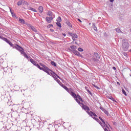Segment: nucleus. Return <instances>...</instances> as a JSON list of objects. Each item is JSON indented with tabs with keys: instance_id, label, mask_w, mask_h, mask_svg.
Returning a JSON list of instances; mask_svg holds the SVG:
<instances>
[{
	"instance_id": "obj_9",
	"label": "nucleus",
	"mask_w": 131,
	"mask_h": 131,
	"mask_svg": "<svg viewBox=\"0 0 131 131\" xmlns=\"http://www.w3.org/2000/svg\"><path fill=\"white\" fill-rule=\"evenodd\" d=\"M19 52L20 53V54H21V55H23V56L25 57L26 59H29V57H28L27 54L25 53V52H24V49H23V50H21V51H19Z\"/></svg>"
},
{
	"instance_id": "obj_51",
	"label": "nucleus",
	"mask_w": 131,
	"mask_h": 131,
	"mask_svg": "<svg viewBox=\"0 0 131 131\" xmlns=\"http://www.w3.org/2000/svg\"><path fill=\"white\" fill-rule=\"evenodd\" d=\"M3 38H5V37H3V36H0V38H1V39L3 40Z\"/></svg>"
},
{
	"instance_id": "obj_36",
	"label": "nucleus",
	"mask_w": 131,
	"mask_h": 131,
	"mask_svg": "<svg viewBox=\"0 0 131 131\" xmlns=\"http://www.w3.org/2000/svg\"><path fill=\"white\" fill-rule=\"evenodd\" d=\"M116 31H117L118 33H120V32H121V31L120 30V29H116Z\"/></svg>"
},
{
	"instance_id": "obj_16",
	"label": "nucleus",
	"mask_w": 131,
	"mask_h": 131,
	"mask_svg": "<svg viewBox=\"0 0 131 131\" xmlns=\"http://www.w3.org/2000/svg\"><path fill=\"white\" fill-rule=\"evenodd\" d=\"M44 72H46V73H47L48 74H49V75H50V72H53V71H52V70L48 68V70H46L45 71H44Z\"/></svg>"
},
{
	"instance_id": "obj_34",
	"label": "nucleus",
	"mask_w": 131,
	"mask_h": 131,
	"mask_svg": "<svg viewBox=\"0 0 131 131\" xmlns=\"http://www.w3.org/2000/svg\"><path fill=\"white\" fill-rule=\"evenodd\" d=\"M56 25L57 26H58V27H60L61 28V27H62V26H61V23L57 22L56 23Z\"/></svg>"
},
{
	"instance_id": "obj_27",
	"label": "nucleus",
	"mask_w": 131,
	"mask_h": 131,
	"mask_svg": "<svg viewBox=\"0 0 131 131\" xmlns=\"http://www.w3.org/2000/svg\"><path fill=\"white\" fill-rule=\"evenodd\" d=\"M51 64L53 66H54L55 67H56V66H57V63H56V62H55V61H52L51 62Z\"/></svg>"
},
{
	"instance_id": "obj_33",
	"label": "nucleus",
	"mask_w": 131,
	"mask_h": 131,
	"mask_svg": "<svg viewBox=\"0 0 131 131\" xmlns=\"http://www.w3.org/2000/svg\"><path fill=\"white\" fill-rule=\"evenodd\" d=\"M122 92L123 94H124L125 96H127V94H126V92H125L124 89H122Z\"/></svg>"
},
{
	"instance_id": "obj_57",
	"label": "nucleus",
	"mask_w": 131,
	"mask_h": 131,
	"mask_svg": "<svg viewBox=\"0 0 131 131\" xmlns=\"http://www.w3.org/2000/svg\"><path fill=\"white\" fill-rule=\"evenodd\" d=\"M93 86H94V88H95V86H96L95 84H93Z\"/></svg>"
},
{
	"instance_id": "obj_24",
	"label": "nucleus",
	"mask_w": 131,
	"mask_h": 131,
	"mask_svg": "<svg viewBox=\"0 0 131 131\" xmlns=\"http://www.w3.org/2000/svg\"><path fill=\"white\" fill-rule=\"evenodd\" d=\"M66 24L68 25V26H69V27H70V28H71L72 27V25H71V23H70V21H67Z\"/></svg>"
},
{
	"instance_id": "obj_47",
	"label": "nucleus",
	"mask_w": 131,
	"mask_h": 131,
	"mask_svg": "<svg viewBox=\"0 0 131 131\" xmlns=\"http://www.w3.org/2000/svg\"><path fill=\"white\" fill-rule=\"evenodd\" d=\"M95 88L97 89V90H100V88L98 87V86H95Z\"/></svg>"
},
{
	"instance_id": "obj_17",
	"label": "nucleus",
	"mask_w": 131,
	"mask_h": 131,
	"mask_svg": "<svg viewBox=\"0 0 131 131\" xmlns=\"http://www.w3.org/2000/svg\"><path fill=\"white\" fill-rule=\"evenodd\" d=\"M39 13H42L43 12V7L42 6H39L38 8Z\"/></svg>"
},
{
	"instance_id": "obj_50",
	"label": "nucleus",
	"mask_w": 131,
	"mask_h": 131,
	"mask_svg": "<svg viewBox=\"0 0 131 131\" xmlns=\"http://www.w3.org/2000/svg\"><path fill=\"white\" fill-rule=\"evenodd\" d=\"M113 69L114 70H116V68L115 67H113Z\"/></svg>"
},
{
	"instance_id": "obj_40",
	"label": "nucleus",
	"mask_w": 131,
	"mask_h": 131,
	"mask_svg": "<svg viewBox=\"0 0 131 131\" xmlns=\"http://www.w3.org/2000/svg\"><path fill=\"white\" fill-rule=\"evenodd\" d=\"M56 81H57V82H58V83H59V84H60L61 82V81H60V80L57 79L56 80H55Z\"/></svg>"
},
{
	"instance_id": "obj_49",
	"label": "nucleus",
	"mask_w": 131,
	"mask_h": 131,
	"mask_svg": "<svg viewBox=\"0 0 131 131\" xmlns=\"http://www.w3.org/2000/svg\"><path fill=\"white\" fill-rule=\"evenodd\" d=\"M50 31H51V32H54V29H50Z\"/></svg>"
},
{
	"instance_id": "obj_15",
	"label": "nucleus",
	"mask_w": 131,
	"mask_h": 131,
	"mask_svg": "<svg viewBox=\"0 0 131 131\" xmlns=\"http://www.w3.org/2000/svg\"><path fill=\"white\" fill-rule=\"evenodd\" d=\"M30 61L32 63V64H33L34 65V66H36L37 62H36L35 61H34V60H33V59L31 58L30 59Z\"/></svg>"
},
{
	"instance_id": "obj_31",
	"label": "nucleus",
	"mask_w": 131,
	"mask_h": 131,
	"mask_svg": "<svg viewBox=\"0 0 131 131\" xmlns=\"http://www.w3.org/2000/svg\"><path fill=\"white\" fill-rule=\"evenodd\" d=\"M90 113L91 114V115H93V116H95V117H98V116L96 114H95V113L90 111Z\"/></svg>"
},
{
	"instance_id": "obj_19",
	"label": "nucleus",
	"mask_w": 131,
	"mask_h": 131,
	"mask_svg": "<svg viewBox=\"0 0 131 131\" xmlns=\"http://www.w3.org/2000/svg\"><path fill=\"white\" fill-rule=\"evenodd\" d=\"M93 25V27L94 28V30H95V31H98V29H97V27H96V24H95V23L92 24Z\"/></svg>"
},
{
	"instance_id": "obj_8",
	"label": "nucleus",
	"mask_w": 131,
	"mask_h": 131,
	"mask_svg": "<svg viewBox=\"0 0 131 131\" xmlns=\"http://www.w3.org/2000/svg\"><path fill=\"white\" fill-rule=\"evenodd\" d=\"M72 53H73V54H74V55H75L76 56H78V57H80V58H83V56L81 54H80V53L77 50L72 51Z\"/></svg>"
},
{
	"instance_id": "obj_41",
	"label": "nucleus",
	"mask_w": 131,
	"mask_h": 131,
	"mask_svg": "<svg viewBox=\"0 0 131 131\" xmlns=\"http://www.w3.org/2000/svg\"><path fill=\"white\" fill-rule=\"evenodd\" d=\"M93 119L96 120V121H97V122H98V121H99V119H98V118H96L95 117H93Z\"/></svg>"
},
{
	"instance_id": "obj_43",
	"label": "nucleus",
	"mask_w": 131,
	"mask_h": 131,
	"mask_svg": "<svg viewBox=\"0 0 131 131\" xmlns=\"http://www.w3.org/2000/svg\"><path fill=\"white\" fill-rule=\"evenodd\" d=\"M52 27H53V25H49L47 26V28H52Z\"/></svg>"
},
{
	"instance_id": "obj_30",
	"label": "nucleus",
	"mask_w": 131,
	"mask_h": 131,
	"mask_svg": "<svg viewBox=\"0 0 131 131\" xmlns=\"http://www.w3.org/2000/svg\"><path fill=\"white\" fill-rule=\"evenodd\" d=\"M36 67H37V68H38L39 69H40V70H42V69H43V68H41L40 67V66H39L38 64L37 63V65L36 66Z\"/></svg>"
},
{
	"instance_id": "obj_25",
	"label": "nucleus",
	"mask_w": 131,
	"mask_h": 131,
	"mask_svg": "<svg viewBox=\"0 0 131 131\" xmlns=\"http://www.w3.org/2000/svg\"><path fill=\"white\" fill-rule=\"evenodd\" d=\"M48 16H53V12L52 11H48L47 12Z\"/></svg>"
},
{
	"instance_id": "obj_11",
	"label": "nucleus",
	"mask_w": 131,
	"mask_h": 131,
	"mask_svg": "<svg viewBox=\"0 0 131 131\" xmlns=\"http://www.w3.org/2000/svg\"><path fill=\"white\" fill-rule=\"evenodd\" d=\"M105 124L106 125H104V128H107V130L108 129V131H111L110 130V127H111V126H110V124H109V123H108V122H105Z\"/></svg>"
},
{
	"instance_id": "obj_32",
	"label": "nucleus",
	"mask_w": 131,
	"mask_h": 131,
	"mask_svg": "<svg viewBox=\"0 0 131 131\" xmlns=\"http://www.w3.org/2000/svg\"><path fill=\"white\" fill-rule=\"evenodd\" d=\"M99 119L101 121H102V123H104L105 124V121L101 117H99Z\"/></svg>"
},
{
	"instance_id": "obj_48",
	"label": "nucleus",
	"mask_w": 131,
	"mask_h": 131,
	"mask_svg": "<svg viewBox=\"0 0 131 131\" xmlns=\"http://www.w3.org/2000/svg\"><path fill=\"white\" fill-rule=\"evenodd\" d=\"M72 38H73V41H75V40H76V39H75L76 38L73 37Z\"/></svg>"
},
{
	"instance_id": "obj_2",
	"label": "nucleus",
	"mask_w": 131,
	"mask_h": 131,
	"mask_svg": "<svg viewBox=\"0 0 131 131\" xmlns=\"http://www.w3.org/2000/svg\"><path fill=\"white\" fill-rule=\"evenodd\" d=\"M122 49L125 52H126V51L128 50V48H129V44L127 42H124L122 43Z\"/></svg>"
},
{
	"instance_id": "obj_28",
	"label": "nucleus",
	"mask_w": 131,
	"mask_h": 131,
	"mask_svg": "<svg viewBox=\"0 0 131 131\" xmlns=\"http://www.w3.org/2000/svg\"><path fill=\"white\" fill-rule=\"evenodd\" d=\"M57 22H61L62 21V19L61 18V17L59 16L57 19H56Z\"/></svg>"
},
{
	"instance_id": "obj_20",
	"label": "nucleus",
	"mask_w": 131,
	"mask_h": 131,
	"mask_svg": "<svg viewBox=\"0 0 131 131\" xmlns=\"http://www.w3.org/2000/svg\"><path fill=\"white\" fill-rule=\"evenodd\" d=\"M85 89L91 96H93V94H92L91 91H90V90L88 89L87 86H85Z\"/></svg>"
},
{
	"instance_id": "obj_39",
	"label": "nucleus",
	"mask_w": 131,
	"mask_h": 131,
	"mask_svg": "<svg viewBox=\"0 0 131 131\" xmlns=\"http://www.w3.org/2000/svg\"><path fill=\"white\" fill-rule=\"evenodd\" d=\"M54 74H55V75H56V77H57L58 78H59V79H61V78L60 77V76H59L57 74L53 73Z\"/></svg>"
},
{
	"instance_id": "obj_1",
	"label": "nucleus",
	"mask_w": 131,
	"mask_h": 131,
	"mask_svg": "<svg viewBox=\"0 0 131 131\" xmlns=\"http://www.w3.org/2000/svg\"><path fill=\"white\" fill-rule=\"evenodd\" d=\"M67 92H68V93H69V94H70L71 96L74 98V99H75L76 102H77L78 104H80V101L82 102H84L83 100H82V98H81V97H80V95H79V94H75V93L73 92V90H72V89H68V90H67Z\"/></svg>"
},
{
	"instance_id": "obj_10",
	"label": "nucleus",
	"mask_w": 131,
	"mask_h": 131,
	"mask_svg": "<svg viewBox=\"0 0 131 131\" xmlns=\"http://www.w3.org/2000/svg\"><path fill=\"white\" fill-rule=\"evenodd\" d=\"M100 110H102L103 111V112H104V113H105V114H106V115H107V116H109V113H108V111H107L106 110H105V108H104V107H102V106H100Z\"/></svg>"
},
{
	"instance_id": "obj_7",
	"label": "nucleus",
	"mask_w": 131,
	"mask_h": 131,
	"mask_svg": "<svg viewBox=\"0 0 131 131\" xmlns=\"http://www.w3.org/2000/svg\"><path fill=\"white\" fill-rule=\"evenodd\" d=\"M97 122H98V123H99V124L101 125V126L102 127V128H103L104 131H108V129H107V128H105V125H106V124H104L103 123H102V122L100 121V120H99Z\"/></svg>"
},
{
	"instance_id": "obj_3",
	"label": "nucleus",
	"mask_w": 131,
	"mask_h": 131,
	"mask_svg": "<svg viewBox=\"0 0 131 131\" xmlns=\"http://www.w3.org/2000/svg\"><path fill=\"white\" fill-rule=\"evenodd\" d=\"M80 106H82V109L85 110V111H90V107L88 106V105H85L83 104V103H81L80 102V103H78Z\"/></svg>"
},
{
	"instance_id": "obj_5",
	"label": "nucleus",
	"mask_w": 131,
	"mask_h": 131,
	"mask_svg": "<svg viewBox=\"0 0 131 131\" xmlns=\"http://www.w3.org/2000/svg\"><path fill=\"white\" fill-rule=\"evenodd\" d=\"M12 48L13 49H15L16 50H17V51H19V52H20L22 50H23V48L17 44L14 45V47Z\"/></svg>"
},
{
	"instance_id": "obj_22",
	"label": "nucleus",
	"mask_w": 131,
	"mask_h": 131,
	"mask_svg": "<svg viewBox=\"0 0 131 131\" xmlns=\"http://www.w3.org/2000/svg\"><path fill=\"white\" fill-rule=\"evenodd\" d=\"M46 22H47V23H51V22H52V20L50 19V18L49 17H46Z\"/></svg>"
},
{
	"instance_id": "obj_21",
	"label": "nucleus",
	"mask_w": 131,
	"mask_h": 131,
	"mask_svg": "<svg viewBox=\"0 0 131 131\" xmlns=\"http://www.w3.org/2000/svg\"><path fill=\"white\" fill-rule=\"evenodd\" d=\"M24 1H19L17 2V6H21V5L23 4V3H24Z\"/></svg>"
},
{
	"instance_id": "obj_53",
	"label": "nucleus",
	"mask_w": 131,
	"mask_h": 131,
	"mask_svg": "<svg viewBox=\"0 0 131 131\" xmlns=\"http://www.w3.org/2000/svg\"><path fill=\"white\" fill-rule=\"evenodd\" d=\"M62 35H63V36H66V34H65V33H62Z\"/></svg>"
},
{
	"instance_id": "obj_52",
	"label": "nucleus",
	"mask_w": 131,
	"mask_h": 131,
	"mask_svg": "<svg viewBox=\"0 0 131 131\" xmlns=\"http://www.w3.org/2000/svg\"><path fill=\"white\" fill-rule=\"evenodd\" d=\"M110 2L111 3H113V2H114V0H110Z\"/></svg>"
},
{
	"instance_id": "obj_59",
	"label": "nucleus",
	"mask_w": 131,
	"mask_h": 131,
	"mask_svg": "<svg viewBox=\"0 0 131 131\" xmlns=\"http://www.w3.org/2000/svg\"><path fill=\"white\" fill-rule=\"evenodd\" d=\"M89 25H91V23H90Z\"/></svg>"
},
{
	"instance_id": "obj_14",
	"label": "nucleus",
	"mask_w": 131,
	"mask_h": 131,
	"mask_svg": "<svg viewBox=\"0 0 131 131\" xmlns=\"http://www.w3.org/2000/svg\"><path fill=\"white\" fill-rule=\"evenodd\" d=\"M40 66H42V67L43 68V69L42 70H43V71H45V70H49V68H48L46 66V65L42 64V63H40Z\"/></svg>"
},
{
	"instance_id": "obj_42",
	"label": "nucleus",
	"mask_w": 131,
	"mask_h": 131,
	"mask_svg": "<svg viewBox=\"0 0 131 131\" xmlns=\"http://www.w3.org/2000/svg\"><path fill=\"white\" fill-rule=\"evenodd\" d=\"M54 71L50 72V73H49V75H50V76H52L53 74H54Z\"/></svg>"
},
{
	"instance_id": "obj_44",
	"label": "nucleus",
	"mask_w": 131,
	"mask_h": 131,
	"mask_svg": "<svg viewBox=\"0 0 131 131\" xmlns=\"http://www.w3.org/2000/svg\"><path fill=\"white\" fill-rule=\"evenodd\" d=\"M63 89H64V90H66V91L68 90V88H67V86H66V85H64V86L63 87Z\"/></svg>"
},
{
	"instance_id": "obj_60",
	"label": "nucleus",
	"mask_w": 131,
	"mask_h": 131,
	"mask_svg": "<svg viewBox=\"0 0 131 131\" xmlns=\"http://www.w3.org/2000/svg\"><path fill=\"white\" fill-rule=\"evenodd\" d=\"M130 76H131V75L130 74Z\"/></svg>"
},
{
	"instance_id": "obj_38",
	"label": "nucleus",
	"mask_w": 131,
	"mask_h": 131,
	"mask_svg": "<svg viewBox=\"0 0 131 131\" xmlns=\"http://www.w3.org/2000/svg\"><path fill=\"white\" fill-rule=\"evenodd\" d=\"M78 50L79 51V52H83V49L81 48H79L78 49Z\"/></svg>"
},
{
	"instance_id": "obj_54",
	"label": "nucleus",
	"mask_w": 131,
	"mask_h": 131,
	"mask_svg": "<svg viewBox=\"0 0 131 131\" xmlns=\"http://www.w3.org/2000/svg\"><path fill=\"white\" fill-rule=\"evenodd\" d=\"M117 84H118L119 85H120V83H119V82H117Z\"/></svg>"
},
{
	"instance_id": "obj_23",
	"label": "nucleus",
	"mask_w": 131,
	"mask_h": 131,
	"mask_svg": "<svg viewBox=\"0 0 131 131\" xmlns=\"http://www.w3.org/2000/svg\"><path fill=\"white\" fill-rule=\"evenodd\" d=\"M29 10H30V11H32V12H35L36 13H37V11H36V10H35L34 8H33L32 7H30Z\"/></svg>"
},
{
	"instance_id": "obj_26",
	"label": "nucleus",
	"mask_w": 131,
	"mask_h": 131,
	"mask_svg": "<svg viewBox=\"0 0 131 131\" xmlns=\"http://www.w3.org/2000/svg\"><path fill=\"white\" fill-rule=\"evenodd\" d=\"M31 29L34 31V32H37V30H36V29H35V28H34V27L32 26L31 28Z\"/></svg>"
},
{
	"instance_id": "obj_46",
	"label": "nucleus",
	"mask_w": 131,
	"mask_h": 131,
	"mask_svg": "<svg viewBox=\"0 0 131 131\" xmlns=\"http://www.w3.org/2000/svg\"><path fill=\"white\" fill-rule=\"evenodd\" d=\"M48 18H49V19H50V20L52 21V20H53V16H51L50 17H48Z\"/></svg>"
},
{
	"instance_id": "obj_13",
	"label": "nucleus",
	"mask_w": 131,
	"mask_h": 131,
	"mask_svg": "<svg viewBox=\"0 0 131 131\" xmlns=\"http://www.w3.org/2000/svg\"><path fill=\"white\" fill-rule=\"evenodd\" d=\"M71 49H69V51H71V52H72V51H76L77 49V47L76 46L73 45L70 46Z\"/></svg>"
},
{
	"instance_id": "obj_55",
	"label": "nucleus",
	"mask_w": 131,
	"mask_h": 131,
	"mask_svg": "<svg viewBox=\"0 0 131 131\" xmlns=\"http://www.w3.org/2000/svg\"><path fill=\"white\" fill-rule=\"evenodd\" d=\"M78 21H79V22H81V23L82 22V21H81V20H80V19H78Z\"/></svg>"
},
{
	"instance_id": "obj_4",
	"label": "nucleus",
	"mask_w": 131,
	"mask_h": 131,
	"mask_svg": "<svg viewBox=\"0 0 131 131\" xmlns=\"http://www.w3.org/2000/svg\"><path fill=\"white\" fill-rule=\"evenodd\" d=\"M3 40H4V41H6V42H7V43L9 44V46H10L11 47H12V48H13L14 46V44H13L11 41H10L9 39H7V38L4 37L3 38Z\"/></svg>"
},
{
	"instance_id": "obj_18",
	"label": "nucleus",
	"mask_w": 131,
	"mask_h": 131,
	"mask_svg": "<svg viewBox=\"0 0 131 131\" xmlns=\"http://www.w3.org/2000/svg\"><path fill=\"white\" fill-rule=\"evenodd\" d=\"M19 23H21V24H26V23H25V20L23 19L19 18L18 20Z\"/></svg>"
},
{
	"instance_id": "obj_56",
	"label": "nucleus",
	"mask_w": 131,
	"mask_h": 131,
	"mask_svg": "<svg viewBox=\"0 0 131 131\" xmlns=\"http://www.w3.org/2000/svg\"><path fill=\"white\" fill-rule=\"evenodd\" d=\"M10 12H11V14H13V12H12V11L11 10V8H10Z\"/></svg>"
},
{
	"instance_id": "obj_29",
	"label": "nucleus",
	"mask_w": 131,
	"mask_h": 131,
	"mask_svg": "<svg viewBox=\"0 0 131 131\" xmlns=\"http://www.w3.org/2000/svg\"><path fill=\"white\" fill-rule=\"evenodd\" d=\"M25 25H27V26H28L29 28H31V27H32V25H31V24H29L27 23H26Z\"/></svg>"
},
{
	"instance_id": "obj_45",
	"label": "nucleus",
	"mask_w": 131,
	"mask_h": 131,
	"mask_svg": "<svg viewBox=\"0 0 131 131\" xmlns=\"http://www.w3.org/2000/svg\"><path fill=\"white\" fill-rule=\"evenodd\" d=\"M60 84V85H61V86H62V88H64V86H65V85H64L63 83H62V82L60 83V84Z\"/></svg>"
},
{
	"instance_id": "obj_37",
	"label": "nucleus",
	"mask_w": 131,
	"mask_h": 131,
	"mask_svg": "<svg viewBox=\"0 0 131 131\" xmlns=\"http://www.w3.org/2000/svg\"><path fill=\"white\" fill-rule=\"evenodd\" d=\"M89 111H87L86 112V113H88V114L89 115H90L91 117H93V115H92V114H91V112H89Z\"/></svg>"
},
{
	"instance_id": "obj_58",
	"label": "nucleus",
	"mask_w": 131,
	"mask_h": 131,
	"mask_svg": "<svg viewBox=\"0 0 131 131\" xmlns=\"http://www.w3.org/2000/svg\"><path fill=\"white\" fill-rule=\"evenodd\" d=\"M124 56H125V55H126V53H124Z\"/></svg>"
},
{
	"instance_id": "obj_6",
	"label": "nucleus",
	"mask_w": 131,
	"mask_h": 131,
	"mask_svg": "<svg viewBox=\"0 0 131 131\" xmlns=\"http://www.w3.org/2000/svg\"><path fill=\"white\" fill-rule=\"evenodd\" d=\"M94 58L93 60L94 61H98L99 59H100V55L98 53H95L93 55Z\"/></svg>"
},
{
	"instance_id": "obj_12",
	"label": "nucleus",
	"mask_w": 131,
	"mask_h": 131,
	"mask_svg": "<svg viewBox=\"0 0 131 131\" xmlns=\"http://www.w3.org/2000/svg\"><path fill=\"white\" fill-rule=\"evenodd\" d=\"M69 35L72 36V37H74L75 38H77V37H78L77 35L74 33L69 32Z\"/></svg>"
},
{
	"instance_id": "obj_35",
	"label": "nucleus",
	"mask_w": 131,
	"mask_h": 131,
	"mask_svg": "<svg viewBox=\"0 0 131 131\" xmlns=\"http://www.w3.org/2000/svg\"><path fill=\"white\" fill-rule=\"evenodd\" d=\"M56 75H55V74H53L52 76V77L54 78V80H56V79H57V77H56Z\"/></svg>"
}]
</instances>
